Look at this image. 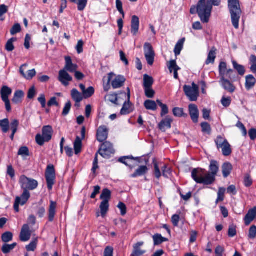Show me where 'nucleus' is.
Masks as SVG:
<instances>
[{"label":"nucleus","mask_w":256,"mask_h":256,"mask_svg":"<svg viewBox=\"0 0 256 256\" xmlns=\"http://www.w3.org/2000/svg\"><path fill=\"white\" fill-rule=\"evenodd\" d=\"M210 172L205 169L196 168L192 172V179L198 184L210 185L216 180V176L219 170L218 162L214 160L210 162L209 166Z\"/></svg>","instance_id":"nucleus-1"},{"label":"nucleus","mask_w":256,"mask_h":256,"mask_svg":"<svg viewBox=\"0 0 256 256\" xmlns=\"http://www.w3.org/2000/svg\"><path fill=\"white\" fill-rule=\"evenodd\" d=\"M228 7L230 14L233 26L238 29L242 13L238 0H228Z\"/></svg>","instance_id":"nucleus-2"},{"label":"nucleus","mask_w":256,"mask_h":256,"mask_svg":"<svg viewBox=\"0 0 256 256\" xmlns=\"http://www.w3.org/2000/svg\"><path fill=\"white\" fill-rule=\"evenodd\" d=\"M212 6L206 0H200L197 4L198 14L203 23L208 22L211 16Z\"/></svg>","instance_id":"nucleus-3"},{"label":"nucleus","mask_w":256,"mask_h":256,"mask_svg":"<svg viewBox=\"0 0 256 256\" xmlns=\"http://www.w3.org/2000/svg\"><path fill=\"white\" fill-rule=\"evenodd\" d=\"M52 132L53 130L51 126H44L42 128V134H38L36 136V143L42 146L45 142H48L52 139Z\"/></svg>","instance_id":"nucleus-4"},{"label":"nucleus","mask_w":256,"mask_h":256,"mask_svg":"<svg viewBox=\"0 0 256 256\" xmlns=\"http://www.w3.org/2000/svg\"><path fill=\"white\" fill-rule=\"evenodd\" d=\"M19 183L24 190H32L38 186L37 180L28 178L24 175H22L20 176Z\"/></svg>","instance_id":"nucleus-5"},{"label":"nucleus","mask_w":256,"mask_h":256,"mask_svg":"<svg viewBox=\"0 0 256 256\" xmlns=\"http://www.w3.org/2000/svg\"><path fill=\"white\" fill-rule=\"evenodd\" d=\"M184 91L190 101L194 102L197 100L199 95V88L194 82L192 83V86L184 85Z\"/></svg>","instance_id":"nucleus-6"},{"label":"nucleus","mask_w":256,"mask_h":256,"mask_svg":"<svg viewBox=\"0 0 256 256\" xmlns=\"http://www.w3.org/2000/svg\"><path fill=\"white\" fill-rule=\"evenodd\" d=\"M115 151L112 144L108 141H106L102 145L98 151L96 152L104 158H109Z\"/></svg>","instance_id":"nucleus-7"},{"label":"nucleus","mask_w":256,"mask_h":256,"mask_svg":"<svg viewBox=\"0 0 256 256\" xmlns=\"http://www.w3.org/2000/svg\"><path fill=\"white\" fill-rule=\"evenodd\" d=\"M153 164L154 166V174L157 179L158 180L162 175L166 178H168L170 175L171 170L169 167H168V165L164 164V166L162 168V174L158 164L156 160H154Z\"/></svg>","instance_id":"nucleus-8"},{"label":"nucleus","mask_w":256,"mask_h":256,"mask_svg":"<svg viewBox=\"0 0 256 256\" xmlns=\"http://www.w3.org/2000/svg\"><path fill=\"white\" fill-rule=\"evenodd\" d=\"M46 178L48 188V190H52V186L54 184L56 178L55 170L53 165L50 164L47 166L46 172Z\"/></svg>","instance_id":"nucleus-9"},{"label":"nucleus","mask_w":256,"mask_h":256,"mask_svg":"<svg viewBox=\"0 0 256 256\" xmlns=\"http://www.w3.org/2000/svg\"><path fill=\"white\" fill-rule=\"evenodd\" d=\"M30 196V192L28 190H24L20 196H16L15 200L14 208V210L18 212L20 211L19 206L25 204Z\"/></svg>","instance_id":"nucleus-10"},{"label":"nucleus","mask_w":256,"mask_h":256,"mask_svg":"<svg viewBox=\"0 0 256 256\" xmlns=\"http://www.w3.org/2000/svg\"><path fill=\"white\" fill-rule=\"evenodd\" d=\"M144 56L148 64L152 66L153 64L154 60L155 53L152 44L146 42L144 46Z\"/></svg>","instance_id":"nucleus-11"},{"label":"nucleus","mask_w":256,"mask_h":256,"mask_svg":"<svg viewBox=\"0 0 256 256\" xmlns=\"http://www.w3.org/2000/svg\"><path fill=\"white\" fill-rule=\"evenodd\" d=\"M58 80L65 86L69 85V82L72 80V78L68 74L66 70H62L59 71Z\"/></svg>","instance_id":"nucleus-12"},{"label":"nucleus","mask_w":256,"mask_h":256,"mask_svg":"<svg viewBox=\"0 0 256 256\" xmlns=\"http://www.w3.org/2000/svg\"><path fill=\"white\" fill-rule=\"evenodd\" d=\"M31 234L32 232L28 224H24L20 233V240L22 242H27L30 239Z\"/></svg>","instance_id":"nucleus-13"},{"label":"nucleus","mask_w":256,"mask_h":256,"mask_svg":"<svg viewBox=\"0 0 256 256\" xmlns=\"http://www.w3.org/2000/svg\"><path fill=\"white\" fill-rule=\"evenodd\" d=\"M108 130L106 126H100L97 130V140L100 142L105 141L108 138Z\"/></svg>","instance_id":"nucleus-14"},{"label":"nucleus","mask_w":256,"mask_h":256,"mask_svg":"<svg viewBox=\"0 0 256 256\" xmlns=\"http://www.w3.org/2000/svg\"><path fill=\"white\" fill-rule=\"evenodd\" d=\"M189 114L194 123L198 122L199 117V111L198 106L195 104H190L188 106Z\"/></svg>","instance_id":"nucleus-15"},{"label":"nucleus","mask_w":256,"mask_h":256,"mask_svg":"<svg viewBox=\"0 0 256 256\" xmlns=\"http://www.w3.org/2000/svg\"><path fill=\"white\" fill-rule=\"evenodd\" d=\"M144 244L143 242H139L133 246V250L130 256H142L146 252L145 250L140 248Z\"/></svg>","instance_id":"nucleus-16"},{"label":"nucleus","mask_w":256,"mask_h":256,"mask_svg":"<svg viewBox=\"0 0 256 256\" xmlns=\"http://www.w3.org/2000/svg\"><path fill=\"white\" fill-rule=\"evenodd\" d=\"M66 61V64L64 68V70H66V71L70 72H74L78 69V66L76 64H74L72 62V58L69 56H65L64 58Z\"/></svg>","instance_id":"nucleus-17"},{"label":"nucleus","mask_w":256,"mask_h":256,"mask_svg":"<svg viewBox=\"0 0 256 256\" xmlns=\"http://www.w3.org/2000/svg\"><path fill=\"white\" fill-rule=\"evenodd\" d=\"M128 90V100L127 101H126L122 106V108L120 110V114L122 115H126L130 114V89L129 88H127Z\"/></svg>","instance_id":"nucleus-18"},{"label":"nucleus","mask_w":256,"mask_h":256,"mask_svg":"<svg viewBox=\"0 0 256 256\" xmlns=\"http://www.w3.org/2000/svg\"><path fill=\"white\" fill-rule=\"evenodd\" d=\"M256 218V206L250 209L244 218V224L248 226Z\"/></svg>","instance_id":"nucleus-19"},{"label":"nucleus","mask_w":256,"mask_h":256,"mask_svg":"<svg viewBox=\"0 0 256 256\" xmlns=\"http://www.w3.org/2000/svg\"><path fill=\"white\" fill-rule=\"evenodd\" d=\"M220 82L223 88L230 93L234 92L236 90V87L230 80L225 78V77L220 78Z\"/></svg>","instance_id":"nucleus-20"},{"label":"nucleus","mask_w":256,"mask_h":256,"mask_svg":"<svg viewBox=\"0 0 256 256\" xmlns=\"http://www.w3.org/2000/svg\"><path fill=\"white\" fill-rule=\"evenodd\" d=\"M140 20L138 16H133L131 22V32L134 36H136L138 32Z\"/></svg>","instance_id":"nucleus-21"},{"label":"nucleus","mask_w":256,"mask_h":256,"mask_svg":"<svg viewBox=\"0 0 256 256\" xmlns=\"http://www.w3.org/2000/svg\"><path fill=\"white\" fill-rule=\"evenodd\" d=\"M126 79L124 76H116L114 80L112 81V86L114 89L121 88L124 84Z\"/></svg>","instance_id":"nucleus-22"},{"label":"nucleus","mask_w":256,"mask_h":256,"mask_svg":"<svg viewBox=\"0 0 256 256\" xmlns=\"http://www.w3.org/2000/svg\"><path fill=\"white\" fill-rule=\"evenodd\" d=\"M172 122V119L168 117L162 120L158 124L159 129L162 132H165L166 129L171 128Z\"/></svg>","instance_id":"nucleus-23"},{"label":"nucleus","mask_w":256,"mask_h":256,"mask_svg":"<svg viewBox=\"0 0 256 256\" xmlns=\"http://www.w3.org/2000/svg\"><path fill=\"white\" fill-rule=\"evenodd\" d=\"M168 68L170 73L174 72V76L175 79L178 78V71L180 70L178 66H177L176 61L175 60H171L168 64Z\"/></svg>","instance_id":"nucleus-24"},{"label":"nucleus","mask_w":256,"mask_h":256,"mask_svg":"<svg viewBox=\"0 0 256 256\" xmlns=\"http://www.w3.org/2000/svg\"><path fill=\"white\" fill-rule=\"evenodd\" d=\"M56 202L54 201H50L48 208V218L50 222L54 220L56 213Z\"/></svg>","instance_id":"nucleus-25"},{"label":"nucleus","mask_w":256,"mask_h":256,"mask_svg":"<svg viewBox=\"0 0 256 256\" xmlns=\"http://www.w3.org/2000/svg\"><path fill=\"white\" fill-rule=\"evenodd\" d=\"M256 84V79L252 74H249L246 76L245 86L248 90L252 88Z\"/></svg>","instance_id":"nucleus-26"},{"label":"nucleus","mask_w":256,"mask_h":256,"mask_svg":"<svg viewBox=\"0 0 256 256\" xmlns=\"http://www.w3.org/2000/svg\"><path fill=\"white\" fill-rule=\"evenodd\" d=\"M12 94V90L8 86H2L0 91V94L2 100L9 99L8 97Z\"/></svg>","instance_id":"nucleus-27"},{"label":"nucleus","mask_w":256,"mask_h":256,"mask_svg":"<svg viewBox=\"0 0 256 256\" xmlns=\"http://www.w3.org/2000/svg\"><path fill=\"white\" fill-rule=\"evenodd\" d=\"M223 176L226 178L231 173L232 170V166L230 162H224L222 167Z\"/></svg>","instance_id":"nucleus-28"},{"label":"nucleus","mask_w":256,"mask_h":256,"mask_svg":"<svg viewBox=\"0 0 256 256\" xmlns=\"http://www.w3.org/2000/svg\"><path fill=\"white\" fill-rule=\"evenodd\" d=\"M216 49L215 47H212L209 52L207 59L205 62L206 65L210 64H214L216 58Z\"/></svg>","instance_id":"nucleus-29"},{"label":"nucleus","mask_w":256,"mask_h":256,"mask_svg":"<svg viewBox=\"0 0 256 256\" xmlns=\"http://www.w3.org/2000/svg\"><path fill=\"white\" fill-rule=\"evenodd\" d=\"M134 160L135 158L132 156H128L120 158L118 162L124 164L126 166H129L130 169H132L134 166L130 164V162Z\"/></svg>","instance_id":"nucleus-30"},{"label":"nucleus","mask_w":256,"mask_h":256,"mask_svg":"<svg viewBox=\"0 0 256 256\" xmlns=\"http://www.w3.org/2000/svg\"><path fill=\"white\" fill-rule=\"evenodd\" d=\"M148 170V168L146 166H140L135 172L130 176L131 178H134L138 176H142L146 174Z\"/></svg>","instance_id":"nucleus-31"},{"label":"nucleus","mask_w":256,"mask_h":256,"mask_svg":"<svg viewBox=\"0 0 256 256\" xmlns=\"http://www.w3.org/2000/svg\"><path fill=\"white\" fill-rule=\"evenodd\" d=\"M24 96V92L21 90L16 91L14 94L12 102L14 104H18L22 102V99Z\"/></svg>","instance_id":"nucleus-32"},{"label":"nucleus","mask_w":256,"mask_h":256,"mask_svg":"<svg viewBox=\"0 0 256 256\" xmlns=\"http://www.w3.org/2000/svg\"><path fill=\"white\" fill-rule=\"evenodd\" d=\"M71 96L74 100L77 103L80 102L83 99L82 94L75 88L72 90Z\"/></svg>","instance_id":"nucleus-33"},{"label":"nucleus","mask_w":256,"mask_h":256,"mask_svg":"<svg viewBox=\"0 0 256 256\" xmlns=\"http://www.w3.org/2000/svg\"><path fill=\"white\" fill-rule=\"evenodd\" d=\"M154 82V78L146 74L144 76V82H143V87L144 88H148L150 87H152V84Z\"/></svg>","instance_id":"nucleus-34"},{"label":"nucleus","mask_w":256,"mask_h":256,"mask_svg":"<svg viewBox=\"0 0 256 256\" xmlns=\"http://www.w3.org/2000/svg\"><path fill=\"white\" fill-rule=\"evenodd\" d=\"M154 245L158 246L164 242H168V239L162 237L160 234H156L152 236Z\"/></svg>","instance_id":"nucleus-35"},{"label":"nucleus","mask_w":256,"mask_h":256,"mask_svg":"<svg viewBox=\"0 0 256 256\" xmlns=\"http://www.w3.org/2000/svg\"><path fill=\"white\" fill-rule=\"evenodd\" d=\"M214 142L218 150L221 148L228 141L224 137L218 136L214 140Z\"/></svg>","instance_id":"nucleus-36"},{"label":"nucleus","mask_w":256,"mask_h":256,"mask_svg":"<svg viewBox=\"0 0 256 256\" xmlns=\"http://www.w3.org/2000/svg\"><path fill=\"white\" fill-rule=\"evenodd\" d=\"M185 40V38H182L176 44L174 49V52L176 56H178L180 54V52L183 48Z\"/></svg>","instance_id":"nucleus-37"},{"label":"nucleus","mask_w":256,"mask_h":256,"mask_svg":"<svg viewBox=\"0 0 256 256\" xmlns=\"http://www.w3.org/2000/svg\"><path fill=\"white\" fill-rule=\"evenodd\" d=\"M70 1L78 4V10L79 11H83L86 8L88 0H70Z\"/></svg>","instance_id":"nucleus-38"},{"label":"nucleus","mask_w":256,"mask_h":256,"mask_svg":"<svg viewBox=\"0 0 256 256\" xmlns=\"http://www.w3.org/2000/svg\"><path fill=\"white\" fill-rule=\"evenodd\" d=\"M82 142L79 136H77L74 142V150L76 154H79L82 150Z\"/></svg>","instance_id":"nucleus-39"},{"label":"nucleus","mask_w":256,"mask_h":256,"mask_svg":"<svg viewBox=\"0 0 256 256\" xmlns=\"http://www.w3.org/2000/svg\"><path fill=\"white\" fill-rule=\"evenodd\" d=\"M100 209L101 216L104 218L108 210L109 204L108 202H107V200H102L100 203Z\"/></svg>","instance_id":"nucleus-40"},{"label":"nucleus","mask_w":256,"mask_h":256,"mask_svg":"<svg viewBox=\"0 0 256 256\" xmlns=\"http://www.w3.org/2000/svg\"><path fill=\"white\" fill-rule=\"evenodd\" d=\"M232 64L234 68L238 72V74L240 76H244L246 72L244 67L238 64L237 62L234 60L232 61Z\"/></svg>","instance_id":"nucleus-41"},{"label":"nucleus","mask_w":256,"mask_h":256,"mask_svg":"<svg viewBox=\"0 0 256 256\" xmlns=\"http://www.w3.org/2000/svg\"><path fill=\"white\" fill-rule=\"evenodd\" d=\"M144 106L148 110H156L157 109L156 102L152 100H146L144 102Z\"/></svg>","instance_id":"nucleus-42"},{"label":"nucleus","mask_w":256,"mask_h":256,"mask_svg":"<svg viewBox=\"0 0 256 256\" xmlns=\"http://www.w3.org/2000/svg\"><path fill=\"white\" fill-rule=\"evenodd\" d=\"M16 245L17 244L16 242H14L11 244H4L2 248V251L4 254H7L14 250Z\"/></svg>","instance_id":"nucleus-43"},{"label":"nucleus","mask_w":256,"mask_h":256,"mask_svg":"<svg viewBox=\"0 0 256 256\" xmlns=\"http://www.w3.org/2000/svg\"><path fill=\"white\" fill-rule=\"evenodd\" d=\"M222 154L224 156H229L232 152L231 146L230 144L228 142L221 148Z\"/></svg>","instance_id":"nucleus-44"},{"label":"nucleus","mask_w":256,"mask_h":256,"mask_svg":"<svg viewBox=\"0 0 256 256\" xmlns=\"http://www.w3.org/2000/svg\"><path fill=\"white\" fill-rule=\"evenodd\" d=\"M111 197V192L108 188L103 190L102 193L100 196V198L102 200H107L108 202Z\"/></svg>","instance_id":"nucleus-45"},{"label":"nucleus","mask_w":256,"mask_h":256,"mask_svg":"<svg viewBox=\"0 0 256 256\" xmlns=\"http://www.w3.org/2000/svg\"><path fill=\"white\" fill-rule=\"evenodd\" d=\"M0 126L2 128L4 132L6 133L9 128V120L8 118L0 120Z\"/></svg>","instance_id":"nucleus-46"},{"label":"nucleus","mask_w":256,"mask_h":256,"mask_svg":"<svg viewBox=\"0 0 256 256\" xmlns=\"http://www.w3.org/2000/svg\"><path fill=\"white\" fill-rule=\"evenodd\" d=\"M200 126L202 127V132L204 134H210L212 128L210 124L207 122H203L200 124Z\"/></svg>","instance_id":"nucleus-47"},{"label":"nucleus","mask_w":256,"mask_h":256,"mask_svg":"<svg viewBox=\"0 0 256 256\" xmlns=\"http://www.w3.org/2000/svg\"><path fill=\"white\" fill-rule=\"evenodd\" d=\"M173 114L174 116L177 117H186L187 114L184 112V109L180 108H174L172 110Z\"/></svg>","instance_id":"nucleus-48"},{"label":"nucleus","mask_w":256,"mask_h":256,"mask_svg":"<svg viewBox=\"0 0 256 256\" xmlns=\"http://www.w3.org/2000/svg\"><path fill=\"white\" fill-rule=\"evenodd\" d=\"M220 78L225 77L227 70L226 64L225 62H220L218 67Z\"/></svg>","instance_id":"nucleus-49"},{"label":"nucleus","mask_w":256,"mask_h":256,"mask_svg":"<svg viewBox=\"0 0 256 256\" xmlns=\"http://www.w3.org/2000/svg\"><path fill=\"white\" fill-rule=\"evenodd\" d=\"M226 192V188H220L218 192V198L216 200V202L218 204L219 202H222L224 200V193Z\"/></svg>","instance_id":"nucleus-50"},{"label":"nucleus","mask_w":256,"mask_h":256,"mask_svg":"<svg viewBox=\"0 0 256 256\" xmlns=\"http://www.w3.org/2000/svg\"><path fill=\"white\" fill-rule=\"evenodd\" d=\"M13 234L10 232H4L2 236V240L4 242H8L12 240Z\"/></svg>","instance_id":"nucleus-51"},{"label":"nucleus","mask_w":256,"mask_h":256,"mask_svg":"<svg viewBox=\"0 0 256 256\" xmlns=\"http://www.w3.org/2000/svg\"><path fill=\"white\" fill-rule=\"evenodd\" d=\"M156 102L162 108L161 116H163L168 112V109L166 104H162L160 100H158Z\"/></svg>","instance_id":"nucleus-52"},{"label":"nucleus","mask_w":256,"mask_h":256,"mask_svg":"<svg viewBox=\"0 0 256 256\" xmlns=\"http://www.w3.org/2000/svg\"><path fill=\"white\" fill-rule=\"evenodd\" d=\"M106 98L112 104H118V95L114 93L108 94L106 96Z\"/></svg>","instance_id":"nucleus-53"},{"label":"nucleus","mask_w":256,"mask_h":256,"mask_svg":"<svg viewBox=\"0 0 256 256\" xmlns=\"http://www.w3.org/2000/svg\"><path fill=\"white\" fill-rule=\"evenodd\" d=\"M16 40V38H12L8 41L6 45V49L7 51L12 52L14 50V47L13 44V42Z\"/></svg>","instance_id":"nucleus-54"},{"label":"nucleus","mask_w":256,"mask_h":256,"mask_svg":"<svg viewBox=\"0 0 256 256\" xmlns=\"http://www.w3.org/2000/svg\"><path fill=\"white\" fill-rule=\"evenodd\" d=\"M244 184L245 186L250 187L252 184V180L250 176L248 174H245L244 179Z\"/></svg>","instance_id":"nucleus-55"},{"label":"nucleus","mask_w":256,"mask_h":256,"mask_svg":"<svg viewBox=\"0 0 256 256\" xmlns=\"http://www.w3.org/2000/svg\"><path fill=\"white\" fill-rule=\"evenodd\" d=\"M18 155L22 156H30V152L29 150L28 147L26 146H22L20 147L18 150Z\"/></svg>","instance_id":"nucleus-56"},{"label":"nucleus","mask_w":256,"mask_h":256,"mask_svg":"<svg viewBox=\"0 0 256 256\" xmlns=\"http://www.w3.org/2000/svg\"><path fill=\"white\" fill-rule=\"evenodd\" d=\"M146 96L148 98H152L155 92L152 88V87L148 88H144Z\"/></svg>","instance_id":"nucleus-57"},{"label":"nucleus","mask_w":256,"mask_h":256,"mask_svg":"<svg viewBox=\"0 0 256 256\" xmlns=\"http://www.w3.org/2000/svg\"><path fill=\"white\" fill-rule=\"evenodd\" d=\"M71 106H72L71 102L70 100L66 102V103L65 104V106L62 112V116H66L68 114V113L70 110Z\"/></svg>","instance_id":"nucleus-58"},{"label":"nucleus","mask_w":256,"mask_h":256,"mask_svg":"<svg viewBox=\"0 0 256 256\" xmlns=\"http://www.w3.org/2000/svg\"><path fill=\"white\" fill-rule=\"evenodd\" d=\"M248 236L250 239H254L256 237V226H252L249 230Z\"/></svg>","instance_id":"nucleus-59"},{"label":"nucleus","mask_w":256,"mask_h":256,"mask_svg":"<svg viewBox=\"0 0 256 256\" xmlns=\"http://www.w3.org/2000/svg\"><path fill=\"white\" fill-rule=\"evenodd\" d=\"M118 208L120 210V214L122 216L126 214L127 212V208L126 205L122 202H119Z\"/></svg>","instance_id":"nucleus-60"},{"label":"nucleus","mask_w":256,"mask_h":256,"mask_svg":"<svg viewBox=\"0 0 256 256\" xmlns=\"http://www.w3.org/2000/svg\"><path fill=\"white\" fill-rule=\"evenodd\" d=\"M38 240L36 239L32 241L28 245L26 246V249L28 251H34L37 246Z\"/></svg>","instance_id":"nucleus-61"},{"label":"nucleus","mask_w":256,"mask_h":256,"mask_svg":"<svg viewBox=\"0 0 256 256\" xmlns=\"http://www.w3.org/2000/svg\"><path fill=\"white\" fill-rule=\"evenodd\" d=\"M94 92V89L93 87H88L86 90H85L83 94L85 98H88L90 97Z\"/></svg>","instance_id":"nucleus-62"},{"label":"nucleus","mask_w":256,"mask_h":256,"mask_svg":"<svg viewBox=\"0 0 256 256\" xmlns=\"http://www.w3.org/2000/svg\"><path fill=\"white\" fill-rule=\"evenodd\" d=\"M21 30V27L19 24H14L10 30V34L14 35Z\"/></svg>","instance_id":"nucleus-63"},{"label":"nucleus","mask_w":256,"mask_h":256,"mask_svg":"<svg viewBox=\"0 0 256 256\" xmlns=\"http://www.w3.org/2000/svg\"><path fill=\"white\" fill-rule=\"evenodd\" d=\"M36 94V88L34 86H32L28 90V98L32 99L35 96Z\"/></svg>","instance_id":"nucleus-64"}]
</instances>
